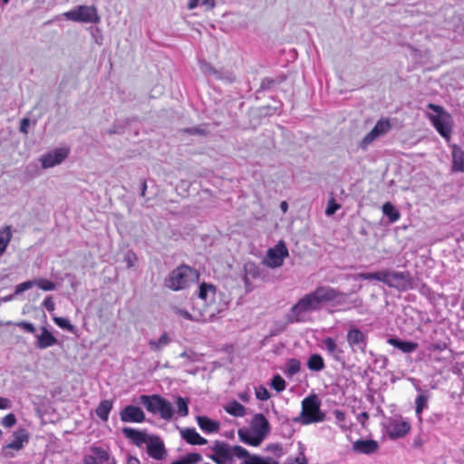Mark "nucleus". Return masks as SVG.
<instances>
[{
  "mask_svg": "<svg viewBox=\"0 0 464 464\" xmlns=\"http://www.w3.org/2000/svg\"><path fill=\"white\" fill-rule=\"evenodd\" d=\"M341 208V205L336 203V201L334 198H331L328 201L327 208L325 209V214L327 216L334 215L339 208Z\"/></svg>",
  "mask_w": 464,
  "mask_h": 464,
  "instance_id": "nucleus-49",
  "label": "nucleus"
},
{
  "mask_svg": "<svg viewBox=\"0 0 464 464\" xmlns=\"http://www.w3.org/2000/svg\"><path fill=\"white\" fill-rule=\"evenodd\" d=\"M249 428L251 429L252 433H256L263 440H265L270 432V424L262 413H256L253 416Z\"/></svg>",
  "mask_w": 464,
  "mask_h": 464,
  "instance_id": "nucleus-16",
  "label": "nucleus"
},
{
  "mask_svg": "<svg viewBox=\"0 0 464 464\" xmlns=\"http://www.w3.org/2000/svg\"><path fill=\"white\" fill-rule=\"evenodd\" d=\"M241 464H279L277 460L271 457H259L256 455H248L246 456L245 459H243Z\"/></svg>",
  "mask_w": 464,
  "mask_h": 464,
  "instance_id": "nucleus-35",
  "label": "nucleus"
},
{
  "mask_svg": "<svg viewBox=\"0 0 464 464\" xmlns=\"http://www.w3.org/2000/svg\"><path fill=\"white\" fill-rule=\"evenodd\" d=\"M255 394L259 401H267L270 398L268 390L263 385H259L255 389Z\"/></svg>",
  "mask_w": 464,
  "mask_h": 464,
  "instance_id": "nucleus-48",
  "label": "nucleus"
},
{
  "mask_svg": "<svg viewBox=\"0 0 464 464\" xmlns=\"http://www.w3.org/2000/svg\"><path fill=\"white\" fill-rule=\"evenodd\" d=\"M199 5L205 6L207 10H210L215 6V0H201Z\"/></svg>",
  "mask_w": 464,
  "mask_h": 464,
  "instance_id": "nucleus-57",
  "label": "nucleus"
},
{
  "mask_svg": "<svg viewBox=\"0 0 464 464\" xmlns=\"http://www.w3.org/2000/svg\"><path fill=\"white\" fill-rule=\"evenodd\" d=\"M34 280L35 285L44 291H53L56 288V285L48 279L37 278Z\"/></svg>",
  "mask_w": 464,
  "mask_h": 464,
  "instance_id": "nucleus-46",
  "label": "nucleus"
},
{
  "mask_svg": "<svg viewBox=\"0 0 464 464\" xmlns=\"http://www.w3.org/2000/svg\"><path fill=\"white\" fill-rule=\"evenodd\" d=\"M392 129L388 119L379 120L370 132H368L359 144V148L365 150L377 138L385 135Z\"/></svg>",
  "mask_w": 464,
  "mask_h": 464,
  "instance_id": "nucleus-13",
  "label": "nucleus"
},
{
  "mask_svg": "<svg viewBox=\"0 0 464 464\" xmlns=\"http://www.w3.org/2000/svg\"><path fill=\"white\" fill-rule=\"evenodd\" d=\"M84 464H102L94 457L88 456L85 458Z\"/></svg>",
  "mask_w": 464,
  "mask_h": 464,
  "instance_id": "nucleus-60",
  "label": "nucleus"
},
{
  "mask_svg": "<svg viewBox=\"0 0 464 464\" xmlns=\"http://www.w3.org/2000/svg\"><path fill=\"white\" fill-rule=\"evenodd\" d=\"M29 123H30L29 119H27V118H24V119L21 121L20 131H21V132H24V133H26V132H27V127L29 126Z\"/></svg>",
  "mask_w": 464,
  "mask_h": 464,
  "instance_id": "nucleus-58",
  "label": "nucleus"
},
{
  "mask_svg": "<svg viewBox=\"0 0 464 464\" xmlns=\"http://www.w3.org/2000/svg\"><path fill=\"white\" fill-rule=\"evenodd\" d=\"M411 428V423L401 416L390 417L383 423V429L391 440L405 437Z\"/></svg>",
  "mask_w": 464,
  "mask_h": 464,
  "instance_id": "nucleus-10",
  "label": "nucleus"
},
{
  "mask_svg": "<svg viewBox=\"0 0 464 464\" xmlns=\"http://www.w3.org/2000/svg\"><path fill=\"white\" fill-rule=\"evenodd\" d=\"M198 5H199V0H189V2L188 4V8L189 10H192V9L196 8Z\"/></svg>",
  "mask_w": 464,
  "mask_h": 464,
  "instance_id": "nucleus-62",
  "label": "nucleus"
},
{
  "mask_svg": "<svg viewBox=\"0 0 464 464\" xmlns=\"http://www.w3.org/2000/svg\"><path fill=\"white\" fill-rule=\"evenodd\" d=\"M63 16L70 21L77 23H92L100 22L97 9L93 5H78L63 14Z\"/></svg>",
  "mask_w": 464,
  "mask_h": 464,
  "instance_id": "nucleus-9",
  "label": "nucleus"
},
{
  "mask_svg": "<svg viewBox=\"0 0 464 464\" xmlns=\"http://www.w3.org/2000/svg\"><path fill=\"white\" fill-rule=\"evenodd\" d=\"M53 321L57 326L60 328L66 330L72 334L75 333V327L71 324L69 319L65 317H54Z\"/></svg>",
  "mask_w": 464,
  "mask_h": 464,
  "instance_id": "nucleus-45",
  "label": "nucleus"
},
{
  "mask_svg": "<svg viewBox=\"0 0 464 464\" xmlns=\"http://www.w3.org/2000/svg\"><path fill=\"white\" fill-rule=\"evenodd\" d=\"M177 413L180 417H186L188 414V400L183 397H177Z\"/></svg>",
  "mask_w": 464,
  "mask_h": 464,
  "instance_id": "nucleus-40",
  "label": "nucleus"
},
{
  "mask_svg": "<svg viewBox=\"0 0 464 464\" xmlns=\"http://www.w3.org/2000/svg\"><path fill=\"white\" fill-rule=\"evenodd\" d=\"M35 337L34 346L40 350L47 349L57 343L56 337L45 326L41 328V333Z\"/></svg>",
  "mask_w": 464,
  "mask_h": 464,
  "instance_id": "nucleus-22",
  "label": "nucleus"
},
{
  "mask_svg": "<svg viewBox=\"0 0 464 464\" xmlns=\"http://www.w3.org/2000/svg\"><path fill=\"white\" fill-rule=\"evenodd\" d=\"M288 255L285 244L283 241H279L274 247L267 250L264 264L270 268L280 267Z\"/></svg>",
  "mask_w": 464,
  "mask_h": 464,
  "instance_id": "nucleus-12",
  "label": "nucleus"
},
{
  "mask_svg": "<svg viewBox=\"0 0 464 464\" xmlns=\"http://www.w3.org/2000/svg\"><path fill=\"white\" fill-rule=\"evenodd\" d=\"M333 414L335 417V422L336 424L341 428L343 430H348L349 425L346 423V414L343 411L340 410H334L333 411Z\"/></svg>",
  "mask_w": 464,
  "mask_h": 464,
  "instance_id": "nucleus-41",
  "label": "nucleus"
},
{
  "mask_svg": "<svg viewBox=\"0 0 464 464\" xmlns=\"http://www.w3.org/2000/svg\"><path fill=\"white\" fill-rule=\"evenodd\" d=\"M202 460V456L199 453L192 452L188 453L186 456L177 459L170 464H198Z\"/></svg>",
  "mask_w": 464,
  "mask_h": 464,
  "instance_id": "nucleus-38",
  "label": "nucleus"
},
{
  "mask_svg": "<svg viewBox=\"0 0 464 464\" xmlns=\"http://www.w3.org/2000/svg\"><path fill=\"white\" fill-rule=\"evenodd\" d=\"M262 269L255 262H246L244 265V276L243 281L246 292H250L253 289L251 279H257L262 276Z\"/></svg>",
  "mask_w": 464,
  "mask_h": 464,
  "instance_id": "nucleus-18",
  "label": "nucleus"
},
{
  "mask_svg": "<svg viewBox=\"0 0 464 464\" xmlns=\"http://www.w3.org/2000/svg\"><path fill=\"white\" fill-rule=\"evenodd\" d=\"M185 133L189 135H198V136H207L209 131L208 130V125L202 124L195 127L186 128L184 130Z\"/></svg>",
  "mask_w": 464,
  "mask_h": 464,
  "instance_id": "nucleus-44",
  "label": "nucleus"
},
{
  "mask_svg": "<svg viewBox=\"0 0 464 464\" xmlns=\"http://www.w3.org/2000/svg\"><path fill=\"white\" fill-rule=\"evenodd\" d=\"M343 297V295L334 287L317 286L290 308L285 315V320L289 324L304 323L308 321L311 313L320 310L324 304L339 303Z\"/></svg>",
  "mask_w": 464,
  "mask_h": 464,
  "instance_id": "nucleus-1",
  "label": "nucleus"
},
{
  "mask_svg": "<svg viewBox=\"0 0 464 464\" xmlns=\"http://www.w3.org/2000/svg\"><path fill=\"white\" fill-rule=\"evenodd\" d=\"M197 423L200 430L207 434L218 432L220 428L219 421L214 420L207 416H198Z\"/></svg>",
  "mask_w": 464,
  "mask_h": 464,
  "instance_id": "nucleus-28",
  "label": "nucleus"
},
{
  "mask_svg": "<svg viewBox=\"0 0 464 464\" xmlns=\"http://www.w3.org/2000/svg\"><path fill=\"white\" fill-rule=\"evenodd\" d=\"M13 437H14V440L3 448L4 455L6 457H10V458L14 457V455L9 453L8 450H21L24 448V443L28 442V439H29L28 434L25 431V430H20L18 431H14L13 433Z\"/></svg>",
  "mask_w": 464,
  "mask_h": 464,
  "instance_id": "nucleus-19",
  "label": "nucleus"
},
{
  "mask_svg": "<svg viewBox=\"0 0 464 464\" xmlns=\"http://www.w3.org/2000/svg\"><path fill=\"white\" fill-rule=\"evenodd\" d=\"M238 398L244 401V402H247L250 399V395L247 392H239L238 393Z\"/></svg>",
  "mask_w": 464,
  "mask_h": 464,
  "instance_id": "nucleus-59",
  "label": "nucleus"
},
{
  "mask_svg": "<svg viewBox=\"0 0 464 464\" xmlns=\"http://www.w3.org/2000/svg\"><path fill=\"white\" fill-rule=\"evenodd\" d=\"M292 464H306V459L303 458H295Z\"/></svg>",
  "mask_w": 464,
  "mask_h": 464,
  "instance_id": "nucleus-64",
  "label": "nucleus"
},
{
  "mask_svg": "<svg viewBox=\"0 0 464 464\" xmlns=\"http://www.w3.org/2000/svg\"><path fill=\"white\" fill-rule=\"evenodd\" d=\"M270 385L277 392H281L286 388V382L285 379L279 374L273 376Z\"/></svg>",
  "mask_w": 464,
  "mask_h": 464,
  "instance_id": "nucleus-42",
  "label": "nucleus"
},
{
  "mask_svg": "<svg viewBox=\"0 0 464 464\" xmlns=\"http://www.w3.org/2000/svg\"><path fill=\"white\" fill-rule=\"evenodd\" d=\"M198 297L205 305V311L201 314L202 321L213 320L227 308V303L222 300V295L212 284L202 283L198 288Z\"/></svg>",
  "mask_w": 464,
  "mask_h": 464,
  "instance_id": "nucleus-2",
  "label": "nucleus"
},
{
  "mask_svg": "<svg viewBox=\"0 0 464 464\" xmlns=\"http://www.w3.org/2000/svg\"><path fill=\"white\" fill-rule=\"evenodd\" d=\"M12 407V402L9 399L0 397V410H8Z\"/></svg>",
  "mask_w": 464,
  "mask_h": 464,
  "instance_id": "nucleus-54",
  "label": "nucleus"
},
{
  "mask_svg": "<svg viewBox=\"0 0 464 464\" xmlns=\"http://www.w3.org/2000/svg\"><path fill=\"white\" fill-rule=\"evenodd\" d=\"M69 153V148H56L41 156V165L44 169L53 168L61 164L68 157Z\"/></svg>",
  "mask_w": 464,
  "mask_h": 464,
  "instance_id": "nucleus-14",
  "label": "nucleus"
},
{
  "mask_svg": "<svg viewBox=\"0 0 464 464\" xmlns=\"http://www.w3.org/2000/svg\"><path fill=\"white\" fill-rule=\"evenodd\" d=\"M210 450L212 454L208 457L217 464H232L236 458L245 459L248 455L245 448L239 445L230 446L220 440H215Z\"/></svg>",
  "mask_w": 464,
  "mask_h": 464,
  "instance_id": "nucleus-4",
  "label": "nucleus"
},
{
  "mask_svg": "<svg viewBox=\"0 0 464 464\" xmlns=\"http://www.w3.org/2000/svg\"><path fill=\"white\" fill-rule=\"evenodd\" d=\"M346 341L353 352L365 353L368 343V332L361 330L354 324H350L346 333Z\"/></svg>",
  "mask_w": 464,
  "mask_h": 464,
  "instance_id": "nucleus-11",
  "label": "nucleus"
},
{
  "mask_svg": "<svg viewBox=\"0 0 464 464\" xmlns=\"http://www.w3.org/2000/svg\"><path fill=\"white\" fill-rule=\"evenodd\" d=\"M225 411L234 417H244L246 415V408L237 401H229L225 406Z\"/></svg>",
  "mask_w": 464,
  "mask_h": 464,
  "instance_id": "nucleus-34",
  "label": "nucleus"
},
{
  "mask_svg": "<svg viewBox=\"0 0 464 464\" xmlns=\"http://www.w3.org/2000/svg\"><path fill=\"white\" fill-rule=\"evenodd\" d=\"M452 169L456 172L464 171V151L456 144L452 145Z\"/></svg>",
  "mask_w": 464,
  "mask_h": 464,
  "instance_id": "nucleus-29",
  "label": "nucleus"
},
{
  "mask_svg": "<svg viewBox=\"0 0 464 464\" xmlns=\"http://www.w3.org/2000/svg\"><path fill=\"white\" fill-rule=\"evenodd\" d=\"M126 464H140V462L138 458L133 457V456H129L127 458Z\"/></svg>",
  "mask_w": 464,
  "mask_h": 464,
  "instance_id": "nucleus-61",
  "label": "nucleus"
},
{
  "mask_svg": "<svg viewBox=\"0 0 464 464\" xmlns=\"http://www.w3.org/2000/svg\"><path fill=\"white\" fill-rule=\"evenodd\" d=\"M136 259V255L134 253H128L125 256V261L127 263L128 267H132L133 260Z\"/></svg>",
  "mask_w": 464,
  "mask_h": 464,
  "instance_id": "nucleus-55",
  "label": "nucleus"
},
{
  "mask_svg": "<svg viewBox=\"0 0 464 464\" xmlns=\"http://www.w3.org/2000/svg\"><path fill=\"white\" fill-rule=\"evenodd\" d=\"M124 436L130 440L135 445L140 447L143 443H147L149 437L145 432L130 427H125L122 429Z\"/></svg>",
  "mask_w": 464,
  "mask_h": 464,
  "instance_id": "nucleus-27",
  "label": "nucleus"
},
{
  "mask_svg": "<svg viewBox=\"0 0 464 464\" xmlns=\"http://www.w3.org/2000/svg\"><path fill=\"white\" fill-rule=\"evenodd\" d=\"M16 325L30 334H34L36 331L35 326L29 322L23 321L18 323Z\"/></svg>",
  "mask_w": 464,
  "mask_h": 464,
  "instance_id": "nucleus-52",
  "label": "nucleus"
},
{
  "mask_svg": "<svg viewBox=\"0 0 464 464\" xmlns=\"http://www.w3.org/2000/svg\"><path fill=\"white\" fill-rule=\"evenodd\" d=\"M11 238L12 232L10 227H5L0 229V256L5 253Z\"/></svg>",
  "mask_w": 464,
  "mask_h": 464,
  "instance_id": "nucleus-36",
  "label": "nucleus"
},
{
  "mask_svg": "<svg viewBox=\"0 0 464 464\" xmlns=\"http://www.w3.org/2000/svg\"><path fill=\"white\" fill-rule=\"evenodd\" d=\"M369 419V415L367 412L363 411L357 415V420L362 424V426H365L366 420Z\"/></svg>",
  "mask_w": 464,
  "mask_h": 464,
  "instance_id": "nucleus-56",
  "label": "nucleus"
},
{
  "mask_svg": "<svg viewBox=\"0 0 464 464\" xmlns=\"http://www.w3.org/2000/svg\"><path fill=\"white\" fill-rule=\"evenodd\" d=\"M382 283L399 291L412 289V278L409 271L384 269Z\"/></svg>",
  "mask_w": 464,
  "mask_h": 464,
  "instance_id": "nucleus-8",
  "label": "nucleus"
},
{
  "mask_svg": "<svg viewBox=\"0 0 464 464\" xmlns=\"http://www.w3.org/2000/svg\"><path fill=\"white\" fill-rule=\"evenodd\" d=\"M380 446L374 440H357L353 443L352 450L356 454L371 455L379 450Z\"/></svg>",
  "mask_w": 464,
  "mask_h": 464,
  "instance_id": "nucleus-21",
  "label": "nucleus"
},
{
  "mask_svg": "<svg viewBox=\"0 0 464 464\" xmlns=\"http://www.w3.org/2000/svg\"><path fill=\"white\" fill-rule=\"evenodd\" d=\"M383 275L384 269L377 272H370V273H359L356 277L362 280H376L379 282H383Z\"/></svg>",
  "mask_w": 464,
  "mask_h": 464,
  "instance_id": "nucleus-39",
  "label": "nucleus"
},
{
  "mask_svg": "<svg viewBox=\"0 0 464 464\" xmlns=\"http://www.w3.org/2000/svg\"><path fill=\"white\" fill-rule=\"evenodd\" d=\"M35 285V280H28L25 282H23L21 284H18L14 288V295H18L22 293H24L26 290L31 289L33 286Z\"/></svg>",
  "mask_w": 464,
  "mask_h": 464,
  "instance_id": "nucleus-47",
  "label": "nucleus"
},
{
  "mask_svg": "<svg viewBox=\"0 0 464 464\" xmlns=\"http://www.w3.org/2000/svg\"><path fill=\"white\" fill-rule=\"evenodd\" d=\"M428 108L433 111L436 114H428L431 125L437 132L449 142L451 139L453 131V120L450 113H449L442 106L434 103H429Z\"/></svg>",
  "mask_w": 464,
  "mask_h": 464,
  "instance_id": "nucleus-5",
  "label": "nucleus"
},
{
  "mask_svg": "<svg viewBox=\"0 0 464 464\" xmlns=\"http://www.w3.org/2000/svg\"><path fill=\"white\" fill-rule=\"evenodd\" d=\"M201 68L206 72H211V73L215 72V70L208 63H204Z\"/></svg>",
  "mask_w": 464,
  "mask_h": 464,
  "instance_id": "nucleus-63",
  "label": "nucleus"
},
{
  "mask_svg": "<svg viewBox=\"0 0 464 464\" xmlns=\"http://www.w3.org/2000/svg\"><path fill=\"white\" fill-rule=\"evenodd\" d=\"M382 210L391 223L398 221L401 218L400 211L391 202L384 203L382 207Z\"/></svg>",
  "mask_w": 464,
  "mask_h": 464,
  "instance_id": "nucleus-33",
  "label": "nucleus"
},
{
  "mask_svg": "<svg viewBox=\"0 0 464 464\" xmlns=\"http://www.w3.org/2000/svg\"><path fill=\"white\" fill-rule=\"evenodd\" d=\"M42 304L49 312H53L55 309V304L52 296L45 297Z\"/></svg>",
  "mask_w": 464,
  "mask_h": 464,
  "instance_id": "nucleus-53",
  "label": "nucleus"
},
{
  "mask_svg": "<svg viewBox=\"0 0 464 464\" xmlns=\"http://www.w3.org/2000/svg\"><path fill=\"white\" fill-rule=\"evenodd\" d=\"M194 270L188 266H180L174 269L165 280V285L173 290L179 291L188 286L192 282Z\"/></svg>",
  "mask_w": 464,
  "mask_h": 464,
  "instance_id": "nucleus-7",
  "label": "nucleus"
},
{
  "mask_svg": "<svg viewBox=\"0 0 464 464\" xmlns=\"http://www.w3.org/2000/svg\"><path fill=\"white\" fill-rule=\"evenodd\" d=\"M175 313L187 319V320H190V321H202V317L201 315L199 316V318H196V317H193L189 312H188L187 310H184V309H180V308H175Z\"/></svg>",
  "mask_w": 464,
  "mask_h": 464,
  "instance_id": "nucleus-51",
  "label": "nucleus"
},
{
  "mask_svg": "<svg viewBox=\"0 0 464 464\" xmlns=\"http://www.w3.org/2000/svg\"><path fill=\"white\" fill-rule=\"evenodd\" d=\"M325 414L321 411V401L315 395H309L302 401V410L293 422L306 426L324 421Z\"/></svg>",
  "mask_w": 464,
  "mask_h": 464,
  "instance_id": "nucleus-3",
  "label": "nucleus"
},
{
  "mask_svg": "<svg viewBox=\"0 0 464 464\" xmlns=\"http://www.w3.org/2000/svg\"><path fill=\"white\" fill-rule=\"evenodd\" d=\"M140 400L149 412L159 414L165 420L172 419L174 414L173 407L168 400L160 395H141Z\"/></svg>",
  "mask_w": 464,
  "mask_h": 464,
  "instance_id": "nucleus-6",
  "label": "nucleus"
},
{
  "mask_svg": "<svg viewBox=\"0 0 464 464\" xmlns=\"http://www.w3.org/2000/svg\"><path fill=\"white\" fill-rule=\"evenodd\" d=\"M112 401L109 400H103L102 401L97 409H96V414L97 416L103 421L108 420L109 414L112 410Z\"/></svg>",
  "mask_w": 464,
  "mask_h": 464,
  "instance_id": "nucleus-32",
  "label": "nucleus"
},
{
  "mask_svg": "<svg viewBox=\"0 0 464 464\" xmlns=\"http://www.w3.org/2000/svg\"><path fill=\"white\" fill-rule=\"evenodd\" d=\"M415 389L419 392L415 399V412L417 418L421 420L422 411L428 408L430 395L427 391L422 390L420 386L416 385Z\"/></svg>",
  "mask_w": 464,
  "mask_h": 464,
  "instance_id": "nucleus-26",
  "label": "nucleus"
},
{
  "mask_svg": "<svg viewBox=\"0 0 464 464\" xmlns=\"http://www.w3.org/2000/svg\"><path fill=\"white\" fill-rule=\"evenodd\" d=\"M322 347L327 354L335 362H343L344 351L332 337H326L322 341Z\"/></svg>",
  "mask_w": 464,
  "mask_h": 464,
  "instance_id": "nucleus-20",
  "label": "nucleus"
},
{
  "mask_svg": "<svg viewBox=\"0 0 464 464\" xmlns=\"http://www.w3.org/2000/svg\"><path fill=\"white\" fill-rule=\"evenodd\" d=\"M387 343L404 353H411L416 351L418 343L412 341H404L398 337H389Z\"/></svg>",
  "mask_w": 464,
  "mask_h": 464,
  "instance_id": "nucleus-25",
  "label": "nucleus"
},
{
  "mask_svg": "<svg viewBox=\"0 0 464 464\" xmlns=\"http://www.w3.org/2000/svg\"><path fill=\"white\" fill-rule=\"evenodd\" d=\"M16 423V418L14 416V414L13 413H9L7 415H5L2 420H1V424L5 427V428H11L13 427L14 424Z\"/></svg>",
  "mask_w": 464,
  "mask_h": 464,
  "instance_id": "nucleus-50",
  "label": "nucleus"
},
{
  "mask_svg": "<svg viewBox=\"0 0 464 464\" xmlns=\"http://www.w3.org/2000/svg\"><path fill=\"white\" fill-rule=\"evenodd\" d=\"M307 368L312 372H321L325 368L324 358L318 353H313L307 360Z\"/></svg>",
  "mask_w": 464,
  "mask_h": 464,
  "instance_id": "nucleus-30",
  "label": "nucleus"
},
{
  "mask_svg": "<svg viewBox=\"0 0 464 464\" xmlns=\"http://www.w3.org/2000/svg\"><path fill=\"white\" fill-rule=\"evenodd\" d=\"M301 362L298 359H289L285 363V373L288 377H293L300 372Z\"/></svg>",
  "mask_w": 464,
  "mask_h": 464,
  "instance_id": "nucleus-37",
  "label": "nucleus"
},
{
  "mask_svg": "<svg viewBox=\"0 0 464 464\" xmlns=\"http://www.w3.org/2000/svg\"><path fill=\"white\" fill-rule=\"evenodd\" d=\"M92 457H94L100 463L104 464L110 459V455L107 450L101 447H95L92 449Z\"/></svg>",
  "mask_w": 464,
  "mask_h": 464,
  "instance_id": "nucleus-43",
  "label": "nucleus"
},
{
  "mask_svg": "<svg viewBox=\"0 0 464 464\" xmlns=\"http://www.w3.org/2000/svg\"><path fill=\"white\" fill-rule=\"evenodd\" d=\"M169 343H170V338L169 337L167 333H163L159 339H157V340L150 339L148 342V344H149V347H150V351H152V352H160L164 347L169 345Z\"/></svg>",
  "mask_w": 464,
  "mask_h": 464,
  "instance_id": "nucleus-31",
  "label": "nucleus"
},
{
  "mask_svg": "<svg viewBox=\"0 0 464 464\" xmlns=\"http://www.w3.org/2000/svg\"><path fill=\"white\" fill-rule=\"evenodd\" d=\"M120 418L122 422L141 423L145 420L143 411L134 405L125 406L120 412Z\"/></svg>",
  "mask_w": 464,
  "mask_h": 464,
  "instance_id": "nucleus-17",
  "label": "nucleus"
},
{
  "mask_svg": "<svg viewBox=\"0 0 464 464\" xmlns=\"http://www.w3.org/2000/svg\"><path fill=\"white\" fill-rule=\"evenodd\" d=\"M239 440L246 445L257 447L263 442V439L256 433H252L251 429L243 427L237 430Z\"/></svg>",
  "mask_w": 464,
  "mask_h": 464,
  "instance_id": "nucleus-24",
  "label": "nucleus"
},
{
  "mask_svg": "<svg viewBox=\"0 0 464 464\" xmlns=\"http://www.w3.org/2000/svg\"><path fill=\"white\" fill-rule=\"evenodd\" d=\"M147 453L156 460H162L167 457V450L163 440L158 436H150L147 441Z\"/></svg>",
  "mask_w": 464,
  "mask_h": 464,
  "instance_id": "nucleus-15",
  "label": "nucleus"
},
{
  "mask_svg": "<svg viewBox=\"0 0 464 464\" xmlns=\"http://www.w3.org/2000/svg\"><path fill=\"white\" fill-rule=\"evenodd\" d=\"M180 437L189 445H206L208 440L200 436L195 428H183L179 430Z\"/></svg>",
  "mask_w": 464,
  "mask_h": 464,
  "instance_id": "nucleus-23",
  "label": "nucleus"
}]
</instances>
